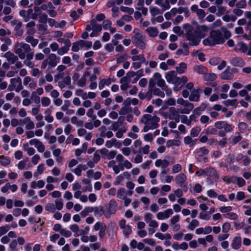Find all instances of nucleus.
I'll list each match as a JSON object with an SVG mask.
<instances>
[{
    "label": "nucleus",
    "mask_w": 251,
    "mask_h": 251,
    "mask_svg": "<svg viewBox=\"0 0 251 251\" xmlns=\"http://www.w3.org/2000/svg\"><path fill=\"white\" fill-rule=\"evenodd\" d=\"M93 74L90 76L89 81H96L97 79L98 75L100 74V69L99 67H94L93 68Z\"/></svg>",
    "instance_id": "nucleus-33"
},
{
    "label": "nucleus",
    "mask_w": 251,
    "mask_h": 251,
    "mask_svg": "<svg viewBox=\"0 0 251 251\" xmlns=\"http://www.w3.org/2000/svg\"><path fill=\"white\" fill-rule=\"evenodd\" d=\"M189 47L186 44H183L182 49H178L176 51V54L178 55H187L189 54Z\"/></svg>",
    "instance_id": "nucleus-30"
},
{
    "label": "nucleus",
    "mask_w": 251,
    "mask_h": 251,
    "mask_svg": "<svg viewBox=\"0 0 251 251\" xmlns=\"http://www.w3.org/2000/svg\"><path fill=\"white\" fill-rule=\"evenodd\" d=\"M200 89H193L189 97V100L193 101H199L200 100Z\"/></svg>",
    "instance_id": "nucleus-14"
},
{
    "label": "nucleus",
    "mask_w": 251,
    "mask_h": 251,
    "mask_svg": "<svg viewBox=\"0 0 251 251\" xmlns=\"http://www.w3.org/2000/svg\"><path fill=\"white\" fill-rule=\"evenodd\" d=\"M70 229L74 233L75 237H78V233L79 231V228L77 225L74 224L70 226Z\"/></svg>",
    "instance_id": "nucleus-54"
},
{
    "label": "nucleus",
    "mask_w": 251,
    "mask_h": 251,
    "mask_svg": "<svg viewBox=\"0 0 251 251\" xmlns=\"http://www.w3.org/2000/svg\"><path fill=\"white\" fill-rule=\"evenodd\" d=\"M159 121V117L156 115L149 114H144L139 120V123L144 125L143 128V131L144 132L158 128Z\"/></svg>",
    "instance_id": "nucleus-2"
},
{
    "label": "nucleus",
    "mask_w": 251,
    "mask_h": 251,
    "mask_svg": "<svg viewBox=\"0 0 251 251\" xmlns=\"http://www.w3.org/2000/svg\"><path fill=\"white\" fill-rule=\"evenodd\" d=\"M224 104L226 106H236L238 103L237 100L236 99L227 100L224 102Z\"/></svg>",
    "instance_id": "nucleus-56"
},
{
    "label": "nucleus",
    "mask_w": 251,
    "mask_h": 251,
    "mask_svg": "<svg viewBox=\"0 0 251 251\" xmlns=\"http://www.w3.org/2000/svg\"><path fill=\"white\" fill-rule=\"evenodd\" d=\"M196 14L200 22L202 23L204 21L203 18L206 15L205 11L203 9H200L196 12Z\"/></svg>",
    "instance_id": "nucleus-55"
},
{
    "label": "nucleus",
    "mask_w": 251,
    "mask_h": 251,
    "mask_svg": "<svg viewBox=\"0 0 251 251\" xmlns=\"http://www.w3.org/2000/svg\"><path fill=\"white\" fill-rule=\"evenodd\" d=\"M155 3L159 5L163 11L168 9L170 7L169 0H155Z\"/></svg>",
    "instance_id": "nucleus-21"
},
{
    "label": "nucleus",
    "mask_w": 251,
    "mask_h": 251,
    "mask_svg": "<svg viewBox=\"0 0 251 251\" xmlns=\"http://www.w3.org/2000/svg\"><path fill=\"white\" fill-rule=\"evenodd\" d=\"M11 162L9 157L4 155L0 156V163L3 166H8Z\"/></svg>",
    "instance_id": "nucleus-45"
},
{
    "label": "nucleus",
    "mask_w": 251,
    "mask_h": 251,
    "mask_svg": "<svg viewBox=\"0 0 251 251\" xmlns=\"http://www.w3.org/2000/svg\"><path fill=\"white\" fill-rule=\"evenodd\" d=\"M49 61H48L49 65L50 66V67L52 68L55 67L57 63V56L54 53H51L49 55Z\"/></svg>",
    "instance_id": "nucleus-28"
},
{
    "label": "nucleus",
    "mask_w": 251,
    "mask_h": 251,
    "mask_svg": "<svg viewBox=\"0 0 251 251\" xmlns=\"http://www.w3.org/2000/svg\"><path fill=\"white\" fill-rule=\"evenodd\" d=\"M10 82V84L8 86V89L10 91H12L13 90L14 88L15 87V86L17 83H21V79L19 77L11 78Z\"/></svg>",
    "instance_id": "nucleus-32"
},
{
    "label": "nucleus",
    "mask_w": 251,
    "mask_h": 251,
    "mask_svg": "<svg viewBox=\"0 0 251 251\" xmlns=\"http://www.w3.org/2000/svg\"><path fill=\"white\" fill-rule=\"evenodd\" d=\"M145 220L146 222L149 224V226L153 228H156L158 226V223L155 220H153L152 215L150 213H147L145 215Z\"/></svg>",
    "instance_id": "nucleus-12"
},
{
    "label": "nucleus",
    "mask_w": 251,
    "mask_h": 251,
    "mask_svg": "<svg viewBox=\"0 0 251 251\" xmlns=\"http://www.w3.org/2000/svg\"><path fill=\"white\" fill-rule=\"evenodd\" d=\"M220 77L224 80H229L233 78V75L229 70V67H227L226 69L220 75Z\"/></svg>",
    "instance_id": "nucleus-20"
},
{
    "label": "nucleus",
    "mask_w": 251,
    "mask_h": 251,
    "mask_svg": "<svg viewBox=\"0 0 251 251\" xmlns=\"http://www.w3.org/2000/svg\"><path fill=\"white\" fill-rule=\"evenodd\" d=\"M199 225V222L197 219H193L189 224L187 228L190 230H193Z\"/></svg>",
    "instance_id": "nucleus-47"
},
{
    "label": "nucleus",
    "mask_w": 251,
    "mask_h": 251,
    "mask_svg": "<svg viewBox=\"0 0 251 251\" xmlns=\"http://www.w3.org/2000/svg\"><path fill=\"white\" fill-rule=\"evenodd\" d=\"M173 214V210L168 208L163 212H159L156 215V217L158 220H163L169 218Z\"/></svg>",
    "instance_id": "nucleus-11"
},
{
    "label": "nucleus",
    "mask_w": 251,
    "mask_h": 251,
    "mask_svg": "<svg viewBox=\"0 0 251 251\" xmlns=\"http://www.w3.org/2000/svg\"><path fill=\"white\" fill-rule=\"evenodd\" d=\"M34 56V52L31 53H28L25 56V59L24 61V64L29 68H33L35 66V64L34 62H32L31 60L33 59Z\"/></svg>",
    "instance_id": "nucleus-15"
},
{
    "label": "nucleus",
    "mask_w": 251,
    "mask_h": 251,
    "mask_svg": "<svg viewBox=\"0 0 251 251\" xmlns=\"http://www.w3.org/2000/svg\"><path fill=\"white\" fill-rule=\"evenodd\" d=\"M14 51L21 59H24L26 54L33 52L29 44L17 42L13 46Z\"/></svg>",
    "instance_id": "nucleus-4"
},
{
    "label": "nucleus",
    "mask_w": 251,
    "mask_h": 251,
    "mask_svg": "<svg viewBox=\"0 0 251 251\" xmlns=\"http://www.w3.org/2000/svg\"><path fill=\"white\" fill-rule=\"evenodd\" d=\"M94 213L95 216L100 217L103 214V208L102 206L94 207Z\"/></svg>",
    "instance_id": "nucleus-48"
},
{
    "label": "nucleus",
    "mask_w": 251,
    "mask_h": 251,
    "mask_svg": "<svg viewBox=\"0 0 251 251\" xmlns=\"http://www.w3.org/2000/svg\"><path fill=\"white\" fill-rule=\"evenodd\" d=\"M209 30L208 27L205 25L198 26L197 28L196 32L201 38L204 37L205 36V32H207Z\"/></svg>",
    "instance_id": "nucleus-18"
},
{
    "label": "nucleus",
    "mask_w": 251,
    "mask_h": 251,
    "mask_svg": "<svg viewBox=\"0 0 251 251\" xmlns=\"http://www.w3.org/2000/svg\"><path fill=\"white\" fill-rule=\"evenodd\" d=\"M163 11H163V10L161 11L160 9H159L158 8L156 7L151 6L150 8V12L152 18L155 17V16L159 14H162L163 12Z\"/></svg>",
    "instance_id": "nucleus-43"
},
{
    "label": "nucleus",
    "mask_w": 251,
    "mask_h": 251,
    "mask_svg": "<svg viewBox=\"0 0 251 251\" xmlns=\"http://www.w3.org/2000/svg\"><path fill=\"white\" fill-rule=\"evenodd\" d=\"M87 83V78L81 76L77 81V85L80 87H84Z\"/></svg>",
    "instance_id": "nucleus-60"
},
{
    "label": "nucleus",
    "mask_w": 251,
    "mask_h": 251,
    "mask_svg": "<svg viewBox=\"0 0 251 251\" xmlns=\"http://www.w3.org/2000/svg\"><path fill=\"white\" fill-rule=\"evenodd\" d=\"M231 63L234 66H242L244 65V61L240 57H234L231 59Z\"/></svg>",
    "instance_id": "nucleus-44"
},
{
    "label": "nucleus",
    "mask_w": 251,
    "mask_h": 251,
    "mask_svg": "<svg viewBox=\"0 0 251 251\" xmlns=\"http://www.w3.org/2000/svg\"><path fill=\"white\" fill-rule=\"evenodd\" d=\"M206 133L211 135H216L218 133V130L216 127H213L209 126L206 129Z\"/></svg>",
    "instance_id": "nucleus-64"
},
{
    "label": "nucleus",
    "mask_w": 251,
    "mask_h": 251,
    "mask_svg": "<svg viewBox=\"0 0 251 251\" xmlns=\"http://www.w3.org/2000/svg\"><path fill=\"white\" fill-rule=\"evenodd\" d=\"M186 179L187 177L186 175L184 174L181 173L176 176L175 177V181L176 183L179 186L182 187L185 185Z\"/></svg>",
    "instance_id": "nucleus-13"
},
{
    "label": "nucleus",
    "mask_w": 251,
    "mask_h": 251,
    "mask_svg": "<svg viewBox=\"0 0 251 251\" xmlns=\"http://www.w3.org/2000/svg\"><path fill=\"white\" fill-rule=\"evenodd\" d=\"M131 59L134 62L139 61H142V62H145L146 61V59L144 54L133 55L132 56Z\"/></svg>",
    "instance_id": "nucleus-50"
},
{
    "label": "nucleus",
    "mask_w": 251,
    "mask_h": 251,
    "mask_svg": "<svg viewBox=\"0 0 251 251\" xmlns=\"http://www.w3.org/2000/svg\"><path fill=\"white\" fill-rule=\"evenodd\" d=\"M209 152V150L207 149L205 147L197 149L194 152L195 157L197 160L199 161H203L204 162L207 161V159L205 156L207 155Z\"/></svg>",
    "instance_id": "nucleus-8"
},
{
    "label": "nucleus",
    "mask_w": 251,
    "mask_h": 251,
    "mask_svg": "<svg viewBox=\"0 0 251 251\" xmlns=\"http://www.w3.org/2000/svg\"><path fill=\"white\" fill-rule=\"evenodd\" d=\"M23 149L30 156L34 154L35 152V149L32 147H29L28 143H25L23 145Z\"/></svg>",
    "instance_id": "nucleus-41"
},
{
    "label": "nucleus",
    "mask_w": 251,
    "mask_h": 251,
    "mask_svg": "<svg viewBox=\"0 0 251 251\" xmlns=\"http://www.w3.org/2000/svg\"><path fill=\"white\" fill-rule=\"evenodd\" d=\"M224 216L230 220H237L238 219V215L233 212H229L224 215Z\"/></svg>",
    "instance_id": "nucleus-63"
},
{
    "label": "nucleus",
    "mask_w": 251,
    "mask_h": 251,
    "mask_svg": "<svg viewBox=\"0 0 251 251\" xmlns=\"http://www.w3.org/2000/svg\"><path fill=\"white\" fill-rule=\"evenodd\" d=\"M22 123L25 125V128L27 130H30L34 128V123L31 120L29 117L25 118L23 120Z\"/></svg>",
    "instance_id": "nucleus-23"
},
{
    "label": "nucleus",
    "mask_w": 251,
    "mask_h": 251,
    "mask_svg": "<svg viewBox=\"0 0 251 251\" xmlns=\"http://www.w3.org/2000/svg\"><path fill=\"white\" fill-rule=\"evenodd\" d=\"M108 210L111 214H114L116 211L117 203L114 200H111L109 202Z\"/></svg>",
    "instance_id": "nucleus-36"
},
{
    "label": "nucleus",
    "mask_w": 251,
    "mask_h": 251,
    "mask_svg": "<svg viewBox=\"0 0 251 251\" xmlns=\"http://www.w3.org/2000/svg\"><path fill=\"white\" fill-rule=\"evenodd\" d=\"M3 57H5L9 62L11 64H14L18 60V56L15 55L11 51H7L3 55Z\"/></svg>",
    "instance_id": "nucleus-17"
},
{
    "label": "nucleus",
    "mask_w": 251,
    "mask_h": 251,
    "mask_svg": "<svg viewBox=\"0 0 251 251\" xmlns=\"http://www.w3.org/2000/svg\"><path fill=\"white\" fill-rule=\"evenodd\" d=\"M128 58V55L126 53L123 54H120L117 57V63H121L124 62Z\"/></svg>",
    "instance_id": "nucleus-62"
},
{
    "label": "nucleus",
    "mask_w": 251,
    "mask_h": 251,
    "mask_svg": "<svg viewBox=\"0 0 251 251\" xmlns=\"http://www.w3.org/2000/svg\"><path fill=\"white\" fill-rule=\"evenodd\" d=\"M41 101L43 107H47L49 106L51 103V100L50 99L47 97H43L41 98Z\"/></svg>",
    "instance_id": "nucleus-51"
},
{
    "label": "nucleus",
    "mask_w": 251,
    "mask_h": 251,
    "mask_svg": "<svg viewBox=\"0 0 251 251\" xmlns=\"http://www.w3.org/2000/svg\"><path fill=\"white\" fill-rule=\"evenodd\" d=\"M111 83V78H108L107 79L101 78L100 80L98 83V87L100 90L103 89L105 86H108Z\"/></svg>",
    "instance_id": "nucleus-24"
},
{
    "label": "nucleus",
    "mask_w": 251,
    "mask_h": 251,
    "mask_svg": "<svg viewBox=\"0 0 251 251\" xmlns=\"http://www.w3.org/2000/svg\"><path fill=\"white\" fill-rule=\"evenodd\" d=\"M236 50L242 52H246L248 47L243 42H239L236 45Z\"/></svg>",
    "instance_id": "nucleus-40"
},
{
    "label": "nucleus",
    "mask_w": 251,
    "mask_h": 251,
    "mask_svg": "<svg viewBox=\"0 0 251 251\" xmlns=\"http://www.w3.org/2000/svg\"><path fill=\"white\" fill-rule=\"evenodd\" d=\"M201 131V128L199 126H196L192 128L190 131V135L193 137H197Z\"/></svg>",
    "instance_id": "nucleus-49"
},
{
    "label": "nucleus",
    "mask_w": 251,
    "mask_h": 251,
    "mask_svg": "<svg viewBox=\"0 0 251 251\" xmlns=\"http://www.w3.org/2000/svg\"><path fill=\"white\" fill-rule=\"evenodd\" d=\"M117 198L122 200L126 199L127 196V191L123 188L118 189L117 193Z\"/></svg>",
    "instance_id": "nucleus-38"
},
{
    "label": "nucleus",
    "mask_w": 251,
    "mask_h": 251,
    "mask_svg": "<svg viewBox=\"0 0 251 251\" xmlns=\"http://www.w3.org/2000/svg\"><path fill=\"white\" fill-rule=\"evenodd\" d=\"M205 171L206 176L213 177L215 178H218L219 177L217 172L214 168L211 167H207L205 168Z\"/></svg>",
    "instance_id": "nucleus-27"
},
{
    "label": "nucleus",
    "mask_w": 251,
    "mask_h": 251,
    "mask_svg": "<svg viewBox=\"0 0 251 251\" xmlns=\"http://www.w3.org/2000/svg\"><path fill=\"white\" fill-rule=\"evenodd\" d=\"M152 79H154L156 85L161 87L163 91H165L166 94L168 96L172 94V90L168 88V86L166 85L165 80L162 78L161 74L159 73H155L154 74Z\"/></svg>",
    "instance_id": "nucleus-7"
},
{
    "label": "nucleus",
    "mask_w": 251,
    "mask_h": 251,
    "mask_svg": "<svg viewBox=\"0 0 251 251\" xmlns=\"http://www.w3.org/2000/svg\"><path fill=\"white\" fill-rule=\"evenodd\" d=\"M242 244V239L240 236H235L234 237L231 244V247L232 249L234 250L239 249Z\"/></svg>",
    "instance_id": "nucleus-19"
},
{
    "label": "nucleus",
    "mask_w": 251,
    "mask_h": 251,
    "mask_svg": "<svg viewBox=\"0 0 251 251\" xmlns=\"http://www.w3.org/2000/svg\"><path fill=\"white\" fill-rule=\"evenodd\" d=\"M169 165V162L166 159H157L155 162V166L156 167H161L163 169H166V168Z\"/></svg>",
    "instance_id": "nucleus-26"
},
{
    "label": "nucleus",
    "mask_w": 251,
    "mask_h": 251,
    "mask_svg": "<svg viewBox=\"0 0 251 251\" xmlns=\"http://www.w3.org/2000/svg\"><path fill=\"white\" fill-rule=\"evenodd\" d=\"M203 78L206 81H213L216 79L217 75L214 73L206 72L203 75Z\"/></svg>",
    "instance_id": "nucleus-39"
},
{
    "label": "nucleus",
    "mask_w": 251,
    "mask_h": 251,
    "mask_svg": "<svg viewBox=\"0 0 251 251\" xmlns=\"http://www.w3.org/2000/svg\"><path fill=\"white\" fill-rule=\"evenodd\" d=\"M187 68V65L185 63L181 62L179 64V66L176 67V72L179 74L184 73Z\"/></svg>",
    "instance_id": "nucleus-42"
},
{
    "label": "nucleus",
    "mask_w": 251,
    "mask_h": 251,
    "mask_svg": "<svg viewBox=\"0 0 251 251\" xmlns=\"http://www.w3.org/2000/svg\"><path fill=\"white\" fill-rule=\"evenodd\" d=\"M183 27L186 32L185 37L187 40L189 41V45L193 46H198L201 38L199 36L193 27L188 24H184Z\"/></svg>",
    "instance_id": "nucleus-3"
},
{
    "label": "nucleus",
    "mask_w": 251,
    "mask_h": 251,
    "mask_svg": "<svg viewBox=\"0 0 251 251\" xmlns=\"http://www.w3.org/2000/svg\"><path fill=\"white\" fill-rule=\"evenodd\" d=\"M25 41L30 43L33 47H35L38 43L39 40L37 39L34 38L32 36L28 35L26 37Z\"/></svg>",
    "instance_id": "nucleus-37"
},
{
    "label": "nucleus",
    "mask_w": 251,
    "mask_h": 251,
    "mask_svg": "<svg viewBox=\"0 0 251 251\" xmlns=\"http://www.w3.org/2000/svg\"><path fill=\"white\" fill-rule=\"evenodd\" d=\"M134 35L132 37V43L137 47L144 50L146 48V35L138 29L133 30Z\"/></svg>",
    "instance_id": "nucleus-5"
},
{
    "label": "nucleus",
    "mask_w": 251,
    "mask_h": 251,
    "mask_svg": "<svg viewBox=\"0 0 251 251\" xmlns=\"http://www.w3.org/2000/svg\"><path fill=\"white\" fill-rule=\"evenodd\" d=\"M48 26L46 24H40L38 25V30L41 34H44L47 32Z\"/></svg>",
    "instance_id": "nucleus-53"
},
{
    "label": "nucleus",
    "mask_w": 251,
    "mask_h": 251,
    "mask_svg": "<svg viewBox=\"0 0 251 251\" xmlns=\"http://www.w3.org/2000/svg\"><path fill=\"white\" fill-rule=\"evenodd\" d=\"M231 36L229 31L225 29L223 34L220 30H212L209 36L202 41L205 46H214L215 45L223 44L225 40Z\"/></svg>",
    "instance_id": "nucleus-1"
},
{
    "label": "nucleus",
    "mask_w": 251,
    "mask_h": 251,
    "mask_svg": "<svg viewBox=\"0 0 251 251\" xmlns=\"http://www.w3.org/2000/svg\"><path fill=\"white\" fill-rule=\"evenodd\" d=\"M45 210L50 213H54L56 210V208L53 203H48L45 206Z\"/></svg>",
    "instance_id": "nucleus-59"
},
{
    "label": "nucleus",
    "mask_w": 251,
    "mask_h": 251,
    "mask_svg": "<svg viewBox=\"0 0 251 251\" xmlns=\"http://www.w3.org/2000/svg\"><path fill=\"white\" fill-rule=\"evenodd\" d=\"M197 140V139L193 140L191 136H187L184 138V143L190 147H192L196 145Z\"/></svg>",
    "instance_id": "nucleus-31"
},
{
    "label": "nucleus",
    "mask_w": 251,
    "mask_h": 251,
    "mask_svg": "<svg viewBox=\"0 0 251 251\" xmlns=\"http://www.w3.org/2000/svg\"><path fill=\"white\" fill-rule=\"evenodd\" d=\"M126 103V101L124 102V103ZM131 108L129 105V104H125V106L122 107L120 111L119 114L121 115H126V114H128L131 112Z\"/></svg>",
    "instance_id": "nucleus-29"
},
{
    "label": "nucleus",
    "mask_w": 251,
    "mask_h": 251,
    "mask_svg": "<svg viewBox=\"0 0 251 251\" xmlns=\"http://www.w3.org/2000/svg\"><path fill=\"white\" fill-rule=\"evenodd\" d=\"M105 146L107 148H111L113 146L120 148L121 146V144L116 138H112L110 140L107 141L105 143Z\"/></svg>",
    "instance_id": "nucleus-22"
},
{
    "label": "nucleus",
    "mask_w": 251,
    "mask_h": 251,
    "mask_svg": "<svg viewBox=\"0 0 251 251\" xmlns=\"http://www.w3.org/2000/svg\"><path fill=\"white\" fill-rule=\"evenodd\" d=\"M177 103L178 106H181L178 108V112L181 114H189L194 108V104L188 100H185L182 98H178L177 100Z\"/></svg>",
    "instance_id": "nucleus-6"
},
{
    "label": "nucleus",
    "mask_w": 251,
    "mask_h": 251,
    "mask_svg": "<svg viewBox=\"0 0 251 251\" xmlns=\"http://www.w3.org/2000/svg\"><path fill=\"white\" fill-rule=\"evenodd\" d=\"M241 159H242L243 164L245 166H247L250 164L251 160L250 158L247 156H243L242 155H238V156L237 157L236 160L237 161H239Z\"/></svg>",
    "instance_id": "nucleus-52"
},
{
    "label": "nucleus",
    "mask_w": 251,
    "mask_h": 251,
    "mask_svg": "<svg viewBox=\"0 0 251 251\" xmlns=\"http://www.w3.org/2000/svg\"><path fill=\"white\" fill-rule=\"evenodd\" d=\"M178 76L177 73L175 71H171L166 73L165 75V79L168 83L177 85L178 82Z\"/></svg>",
    "instance_id": "nucleus-10"
},
{
    "label": "nucleus",
    "mask_w": 251,
    "mask_h": 251,
    "mask_svg": "<svg viewBox=\"0 0 251 251\" xmlns=\"http://www.w3.org/2000/svg\"><path fill=\"white\" fill-rule=\"evenodd\" d=\"M19 15L21 17H23L25 22H27L30 19H36L37 18L36 14L33 13V10L31 8L28 9L27 10H20L19 11Z\"/></svg>",
    "instance_id": "nucleus-9"
},
{
    "label": "nucleus",
    "mask_w": 251,
    "mask_h": 251,
    "mask_svg": "<svg viewBox=\"0 0 251 251\" xmlns=\"http://www.w3.org/2000/svg\"><path fill=\"white\" fill-rule=\"evenodd\" d=\"M195 72L199 74L204 75L207 72V69L205 67L202 65H196L193 68Z\"/></svg>",
    "instance_id": "nucleus-35"
},
{
    "label": "nucleus",
    "mask_w": 251,
    "mask_h": 251,
    "mask_svg": "<svg viewBox=\"0 0 251 251\" xmlns=\"http://www.w3.org/2000/svg\"><path fill=\"white\" fill-rule=\"evenodd\" d=\"M71 46V43H68L67 45H64V46L60 48H58L57 53L60 55L66 53L69 51Z\"/></svg>",
    "instance_id": "nucleus-34"
},
{
    "label": "nucleus",
    "mask_w": 251,
    "mask_h": 251,
    "mask_svg": "<svg viewBox=\"0 0 251 251\" xmlns=\"http://www.w3.org/2000/svg\"><path fill=\"white\" fill-rule=\"evenodd\" d=\"M170 113L168 115V118L170 120H174L176 122H179V112H178V108L176 109L174 107L170 108Z\"/></svg>",
    "instance_id": "nucleus-16"
},
{
    "label": "nucleus",
    "mask_w": 251,
    "mask_h": 251,
    "mask_svg": "<svg viewBox=\"0 0 251 251\" xmlns=\"http://www.w3.org/2000/svg\"><path fill=\"white\" fill-rule=\"evenodd\" d=\"M238 127L240 133H243L248 127V125L244 122H240Z\"/></svg>",
    "instance_id": "nucleus-58"
},
{
    "label": "nucleus",
    "mask_w": 251,
    "mask_h": 251,
    "mask_svg": "<svg viewBox=\"0 0 251 251\" xmlns=\"http://www.w3.org/2000/svg\"><path fill=\"white\" fill-rule=\"evenodd\" d=\"M145 31L151 37H156L159 33V31L156 27H149L146 29Z\"/></svg>",
    "instance_id": "nucleus-25"
},
{
    "label": "nucleus",
    "mask_w": 251,
    "mask_h": 251,
    "mask_svg": "<svg viewBox=\"0 0 251 251\" xmlns=\"http://www.w3.org/2000/svg\"><path fill=\"white\" fill-rule=\"evenodd\" d=\"M54 206L56 209L61 210L63 207V203L61 199L56 200L54 201Z\"/></svg>",
    "instance_id": "nucleus-61"
},
{
    "label": "nucleus",
    "mask_w": 251,
    "mask_h": 251,
    "mask_svg": "<svg viewBox=\"0 0 251 251\" xmlns=\"http://www.w3.org/2000/svg\"><path fill=\"white\" fill-rule=\"evenodd\" d=\"M108 167H112L113 170L116 174H118L120 172V166H118L117 165L115 164L114 161L110 162L108 164Z\"/></svg>",
    "instance_id": "nucleus-57"
},
{
    "label": "nucleus",
    "mask_w": 251,
    "mask_h": 251,
    "mask_svg": "<svg viewBox=\"0 0 251 251\" xmlns=\"http://www.w3.org/2000/svg\"><path fill=\"white\" fill-rule=\"evenodd\" d=\"M91 26H92V29L97 32L101 31L102 27L100 25L97 23L96 21L93 20L91 22Z\"/></svg>",
    "instance_id": "nucleus-46"
}]
</instances>
